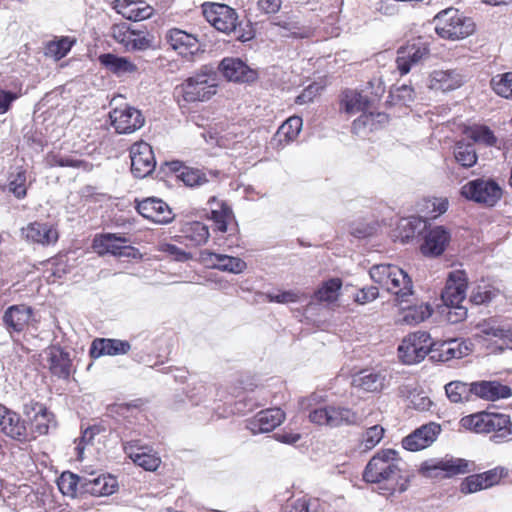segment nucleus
Returning a JSON list of instances; mask_svg holds the SVG:
<instances>
[{
  "label": "nucleus",
  "instance_id": "1",
  "mask_svg": "<svg viewBox=\"0 0 512 512\" xmlns=\"http://www.w3.org/2000/svg\"><path fill=\"white\" fill-rule=\"evenodd\" d=\"M363 480L376 484L379 494L390 497L408 489L410 476L398 451L382 449L368 461Z\"/></svg>",
  "mask_w": 512,
  "mask_h": 512
},
{
  "label": "nucleus",
  "instance_id": "2",
  "mask_svg": "<svg viewBox=\"0 0 512 512\" xmlns=\"http://www.w3.org/2000/svg\"><path fill=\"white\" fill-rule=\"evenodd\" d=\"M371 279L393 294L400 304L408 302L414 287L411 277L402 268L393 264H378L370 268Z\"/></svg>",
  "mask_w": 512,
  "mask_h": 512
},
{
  "label": "nucleus",
  "instance_id": "3",
  "mask_svg": "<svg viewBox=\"0 0 512 512\" xmlns=\"http://www.w3.org/2000/svg\"><path fill=\"white\" fill-rule=\"evenodd\" d=\"M467 276L462 270L449 273L446 286L441 293V298L448 308L447 318L452 323L464 320L467 316V308L462 305L466 299Z\"/></svg>",
  "mask_w": 512,
  "mask_h": 512
},
{
  "label": "nucleus",
  "instance_id": "4",
  "mask_svg": "<svg viewBox=\"0 0 512 512\" xmlns=\"http://www.w3.org/2000/svg\"><path fill=\"white\" fill-rule=\"evenodd\" d=\"M216 91V73L208 67H203L175 88V93L188 103L208 101Z\"/></svg>",
  "mask_w": 512,
  "mask_h": 512
},
{
  "label": "nucleus",
  "instance_id": "5",
  "mask_svg": "<svg viewBox=\"0 0 512 512\" xmlns=\"http://www.w3.org/2000/svg\"><path fill=\"white\" fill-rule=\"evenodd\" d=\"M433 24L439 37L452 41L465 39L475 31L474 21L454 8L440 11Z\"/></svg>",
  "mask_w": 512,
  "mask_h": 512
},
{
  "label": "nucleus",
  "instance_id": "6",
  "mask_svg": "<svg viewBox=\"0 0 512 512\" xmlns=\"http://www.w3.org/2000/svg\"><path fill=\"white\" fill-rule=\"evenodd\" d=\"M309 420L319 426L330 428L342 425H356L361 421L360 415L347 407L326 405L315 408L309 413Z\"/></svg>",
  "mask_w": 512,
  "mask_h": 512
},
{
  "label": "nucleus",
  "instance_id": "7",
  "mask_svg": "<svg viewBox=\"0 0 512 512\" xmlns=\"http://www.w3.org/2000/svg\"><path fill=\"white\" fill-rule=\"evenodd\" d=\"M2 323L11 339L15 342L25 335L30 327L36 329L34 310L26 304L9 306L3 313Z\"/></svg>",
  "mask_w": 512,
  "mask_h": 512
},
{
  "label": "nucleus",
  "instance_id": "8",
  "mask_svg": "<svg viewBox=\"0 0 512 512\" xmlns=\"http://www.w3.org/2000/svg\"><path fill=\"white\" fill-rule=\"evenodd\" d=\"M433 341L429 333L418 331L406 336L398 347L400 360L412 365L422 361L429 353L432 355Z\"/></svg>",
  "mask_w": 512,
  "mask_h": 512
},
{
  "label": "nucleus",
  "instance_id": "9",
  "mask_svg": "<svg viewBox=\"0 0 512 512\" xmlns=\"http://www.w3.org/2000/svg\"><path fill=\"white\" fill-rule=\"evenodd\" d=\"M461 195L467 200L493 207L502 197V188L492 179L478 178L461 187Z\"/></svg>",
  "mask_w": 512,
  "mask_h": 512
},
{
  "label": "nucleus",
  "instance_id": "10",
  "mask_svg": "<svg viewBox=\"0 0 512 512\" xmlns=\"http://www.w3.org/2000/svg\"><path fill=\"white\" fill-rule=\"evenodd\" d=\"M470 471L469 462L465 459L444 457L432 458L424 461L419 472L427 478H450Z\"/></svg>",
  "mask_w": 512,
  "mask_h": 512
},
{
  "label": "nucleus",
  "instance_id": "11",
  "mask_svg": "<svg viewBox=\"0 0 512 512\" xmlns=\"http://www.w3.org/2000/svg\"><path fill=\"white\" fill-rule=\"evenodd\" d=\"M203 15L214 28L223 33H230L236 28L237 13L225 4L205 3Z\"/></svg>",
  "mask_w": 512,
  "mask_h": 512
},
{
  "label": "nucleus",
  "instance_id": "12",
  "mask_svg": "<svg viewBox=\"0 0 512 512\" xmlns=\"http://www.w3.org/2000/svg\"><path fill=\"white\" fill-rule=\"evenodd\" d=\"M20 235L26 242L43 247L54 245L59 238L58 230L53 224L39 221L30 222L22 227Z\"/></svg>",
  "mask_w": 512,
  "mask_h": 512
},
{
  "label": "nucleus",
  "instance_id": "13",
  "mask_svg": "<svg viewBox=\"0 0 512 512\" xmlns=\"http://www.w3.org/2000/svg\"><path fill=\"white\" fill-rule=\"evenodd\" d=\"M131 172L137 178H144L151 174L155 169L151 146L146 142H136L130 148Z\"/></svg>",
  "mask_w": 512,
  "mask_h": 512
},
{
  "label": "nucleus",
  "instance_id": "14",
  "mask_svg": "<svg viewBox=\"0 0 512 512\" xmlns=\"http://www.w3.org/2000/svg\"><path fill=\"white\" fill-rule=\"evenodd\" d=\"M429 47L426 42L417 40L406 46L400 47L397 51L396 64L401 75L410 72L413 66L421 63L429 55Z\"/></svg>",
  "mask_w": 512,
  "mask_h": 512
},
{
  "label": "nucleus",
  "instance_id": "15",
  "mask_svg": "<svg viewBox=\"0 0 512 512\" xmlns=\"http://www.w3.org/2000/svg\"><path fill=\"white\" fill-rule=\"evenodd\" d=\"M111 124L119 134H130L144 125L142 113L130 106L115 108L110 112Z\"/></svg>",
  "mask_w": 512,
  "mask_h": 512
},
{
  "label": "nucleus",
  "instance_id": "16",
  "mask_svg": "<svg viewBox=\"0 0 512 512\" xmlns=\"http://www.w3.org/2000/svg\"><path fill=\"white\" fill-rule=\"evenodd\" d=\"M123 449L134 464L146 471H155L161 464L160 457L152 448L142 445L139 440L124 442Z\"/></svg>",
  "mask_w": 512,
  "mask_h": 512
},
{
  "label": "nucleus",
  "instance_id": "17",
  "mask_svg": "<svg viewBox=\"0 0 512 512\" xmlns=\"http://www.w3.org/2000/svg\"><path fill=\"white\" fill-rule=\"evenodd\" d=\"M440 432L439 424L435 422L424 424L403 438L402 446L412 452L423 450L435 442Z\"/></svg>",
  "mask_w": 512,
  "mask_h": 512
},
{
  "label": "nucleus",
  "instance_id": "18",
  "mask_svg": "<svg viewBox=\"0 0 512 512\" xmlns=\"http://www.w3.org/2000/svg\"><path fill=\"white\" fill-rule=\"evenodd\" d=\"M471 343L459 338L433 342L432 360L446 362L452 359H460L469 354Z\"/></svg>",
  "mask_w": 512,
  "mask_h": 512
},
{
  "label": "nucleus",
  "instance_id": "19",
  "mask_svg": "<svg viewBox=\"0 0 512 512\" xmlns=\"http://www.w3.org/2000/svg\"><path fill=\"white\" fill-rule=\"evenodd\" d=\"M285 420V413L280 408H269L258 412L247 420L246 427L254 435L274 430Z\"/></svg>",
  "mask_w": 512,
  "mask_h": 512
},
{
  "label": "nucleus",
  "instance_id": "20",
  "mask_svg": "<svg viewBox=\"0 0 512 512\" xmlns=\"http://www.w3.org/2000/svg\"><path fill=\"white\" fill-rule=\"evenodd\" d=\"M200 260L208 268L218 269L220 271L233 274H240L247 267L245 261L238 257L217 254L209 250L200 252Z\"/></svg>",
  "mask_w": 512,
  "mask_h": 512
},
{
  "label": "nucleus",
  "instance_id": "21",
  "mask_svg": "<svg viewBox=\"0 0 512 512\" xmlns=\"http://www.w3.org/2000/svg\"><path fill=\"white\" fill-rule=\"evenodd\" d=\"M136 208L139 214L144 218L155 223L167 224L174 218V214L169 205L159 198H146L140 201Z\"/></svg>",
  "mask_w": 512,
  "mask_h": 512
},
{
  "label": "nucleus",
  "instance_id": "22",
  "mask_svg": "<svg viewBox=\"0 0 512 512\" xmlns=\"http://www.w3.org/2000/svg\"><path fill=\"white\" fill-rule=\"evenodd\" d=\"M352 386L369 393H380L389 384L387 375L383 371L364 369L353 375Z\"/></svg>",
  "mask_w": 512,
  "mask_h": 512
},
{
  "label": "nucleus",
  "instance_id": "23",
  "mask_svg": "<svg viewBox=\"0 0 512 512\" xmlns=\"http://www.w3.org/2000/svg\"><path fill=\"white\" fill-rule=\"evenodd\" d=\"M464 83V76L455 69L434 70L429 74L427 87L430 90L448 92L455 90Z\"/></svg>",
  "mask_w": 512,
  "mask_h": 512
},
{
  "label": "nucleus",
  "instance_id": "24",
  "mask_svg": "<svg viewBox=\"0 0 512 512\" xmlns=\"http://www.w3.org/2000/svg\"><path fill=\"white\" fill-rule=\"evenodd\" d=\"M112 8L130 21H143L150 18L154 8L143 0H114Z\"/></svg>",
  "mask_w": 512,
  "mask_h": 512
},
{
  "label": "nucleus",
  "instance_id": "25",
  "mask_svg": "<svg viewBox=\"0 0 512 512\" xmlns=\"http://www.w3.org/2000/svg\"><path fill=\"white\" fill-rule=\"evenodd\" d=\"M223 76L233 82H253L257 72L239 58H224L219 65Z\"/></svg>",
  "mask_w": 512,
  "mask_h": 512
},
{
  "label": "nucleus",
  "instance_id": "26",
  "mask_svg": "<svg viewBox=\"0 0 512 512\" xmlns=\"http://www.w3.org/2000/svg\"><path fill=\"white\" fill-rule=\"evenodd\" d=\"M23 412L35 433L38 435L48 433L52 422V414L44 404L31 400L24 405Z\"/></svg>",
  "mask_w": 512,
  "mask_h": 512
},
{
  "label": "nucleus",
  "instance_id": "27",
  "mask_svg": "<svg viewBox=\"0 0 512 512\" xmlns=\"http://www.w3.org/2000/svg\"><path fill=\"white\" fill-rule=\"evenodd\" d=\"M128 239L116 234H103L94 240V246L99 249V253H111L115 256H134L136 250L127 245Z\"/></svg>",
  "mask_w": 512,
  "mask_h": 512
},
{
  "label": "nucleus",
  "instance_id": "28",
  "mask_svg": "<svg viewBox=\"0 0 512 512\" xmlns=\"http://www.w3.org/2000/svg\"><path fill=\"white\" fill-rule=\"evenodd\" d=\"M0 430L12 439H27V428L20 415L4 406H0Z\"/></svg>",
  "mask_w": 512,
  "mask_h": 512
},
{
  "label": "nucleus",
  "instance_id": "29",
  "mask_svg": "<svg viewBox=\"0 0 512 512\" xmlns=\"http://www.w3.org/2000/svg\"><path fill=\"white\" fill-rule=\"evenodd\" d=\"M449 241L450 233L444 227L436 226L427 231L420 250L425 256H439L445 251Z\"/></svg>",
  "mask_w": 512,
  "mask_h": 512
},
{
  "label": "nucleus",
  "instance_id": "30",
  "mask_svg": "<svg viewBox=\"0 0 512 512\" xmlns=\"http://www.w3.org/2000/svg\"><path fill=\"white\" fill-rule=\"evenodd\" d=\"M131 349V345L126 340L96 338L92 341L89 354L91 358L97 359L102 356L124 355Z\"/></svg>",
  "mask_w": 512,
  "mask_h": 512
},
{
  "label": "nucleus",
  "instance_id": "31",
  "mask_svg": "<svg viewBox=\"0 0 512 512\" xmlns=\"http://www.w3.org/2000/svg\"><path fill=\"white\" fill-rule=\"evenodd\" d=\"M82 482L83 492L97 497L109 496L118 488L116 478L111 475L101 474L94 476V474H90L88 477L83 478Z\"/></svg>",
  "mask_w": 512,
  "mask_h": 512
},
{
  "label": "nucleus",
  "instance_id": "32",
  "mask_svg": "<svg viewBox=\"0 0 512 512\" xmlns=\"http://www.w3.org/2000/svg\"><path fill=\"white\" fill-rule=\"evenodd\" d=\"M472 394L488 401L506 399L512 395V389L498 381H480L471 383Z\"/></svg>",
  "mask_w": 512,
  "mask_h": 512
},
{
  "label": "nucleus",
  "instance_id": "33",
  "mask_svg": "<svg viewBox=\"0 0 512 512\" xmlns=\"http://www.w3.org/2000/svg\"><path fill=\"white\" fill-rule=\"evenodd\" d=\"M166 39L171 48L181 55L194 54L198 51L197 38L183 30L177 28L169 30Z\"/></svg>",
  "mask_w": 512,
  "mask_h": 512
},
{
  "label": "nucleus",
  "instance_id": "34",
  "mask_svg": "<svg viewBox=\"0 0 512 512\" xmlns=\"http://www.w3.org/2000/svg\"><path fill=\"white\" fill-rule=\"evenodd\" d=\"M48 363L51 373L59 378L67 379L71 374V359L68 352L60 347L53 346L48 349Z\"/></svg>",
  "mask_w": 512,
  "mask_h": 512
},
{
  "label": "nucleus",
  "instance_id": "35",
  "mask_svg": "<svg viewBox=\"0 0 512 512\" xmlns=\"http://www.w3.org/2000/svg\"><path fill=\"white\" fill-rule=\"evenodd\" d=\"M370 100L357 90L343 91L340 99V111L348 115L362 113L370 109Z\"/></svg>",
  "mask_w": 512,
  "mask_h": 512
},
{
  "label": "nucleus",
  "instance_id": "36",
  "mask_svg": "<svg viewBox=\"0 0 512 512\" xmlns=\"http://www.w3.org/2000/svg\"><path fill=\"white\" fill-rule=\"evenodd\" d=\"M489 433H493L496 442L512 440V422L510 417L502 413H490Z\"/></svg>",
  "mask_w": 512,
  "mask_h": 512
},
{
  "label": "nucleus",
  "instance_id": "37",
  "mask_svg": "<svg viewBox=\"0 0 512 512\" xmlns=\"http://www.w3.org/2000/svg\"><path fill=\"white\" fill-rule=\"evenodd\" d=\"M210 207V219L214 222L216 229L225 233L227 231L228 223L233 219V213L230 207L215 197H211L208 201Z\"/></svg>",
  "mask_w": 512,
  "mask_h": 512
},
{
  "label": "nucleus",
  "instance_id": "38",
  "mask_svg": "<svg viewBox=\"0 0 512 512\" xmlns=\"http://www.w3.org/2000/svg\"><path fill=\"white\" fill-rule=\"evenodd\" d=\"M100 63L117 76L132 74L137 71V66L125 57H119L111 53L99 56Z\"/></svg>",
  "mask_w": 512,
  "mask_h": 512
},
{
  "label": "nucleus",
  "instance_id": "39",
  "mask_svg": "<svg viewBox=\"0 0 512 512\" xmlns=\"http://www.w3.org/2000/svg\"><path fill=\"white\" fill-rule=\"evenodd\" d=\"M386 119V115L382 113L374 114L371 111H364L354 120L352 124V132L356 135L364 136L369 131L377 128V123Z\"/></svg>",
  "mask_w": 512,
  "mask_h": 512
},
{
  "label": "nucleus",
  "instance_id": "40",
  "mask_svg": "<svg viewBox=\"0 0 512 512\" xmlns=\"http://www.w3.org/2000/svg\"><path fill=\"white\" fill-rule=\"evenodd\" d=\"M302 126L303 121L301 117L291 116L278 128L276 138L280 144H288L298 137Z\"/></svg>",
  "mask_w": 512,
  "mask_h": 512
},
{
  "label": "nucleus",
  "instance_id": "41",
  "mask_svg": "<svg viewBox=\"0 0 512 512\" xmlns=\"http://www.w3.org/2000/svg\"><path fill=\"white\" fill-rule=\"evenodd\" d=\"M490 413L483 411L467 415L460 420V425L475 433L488 434Z\"/></svg>",
  "mask_w": 512,
  "mask_h": 512
},
{
  "label": "nucleus",
  "instance_id": "42",
  "mask_svg": "<svg viewBox=\"0 0 512 512\" xmlns=\"http://www.w3.org/2000/svg\"><path fill=\"white\" fill-rule=\"evenodd\" d=\"M181 231L184 237L190 240L195 246L205 244L210 235L208 227L198 221L186 223Z\"/></svg>",
  "mask_w": 512,
  "mask_h": 512
},
{
  "label": "nucleus",
  "instance_id": "43",
  "mask_svg": "<svg viewBox=\"0 0 512 512\" xmlns=\"http://www.w3.org/2000/svg\"><path fill=\"white\" fill-rule=\"evenodd\" d=\"M83 478L71 472H64L58 479V487L63 495L75 497L78 491L83 492Z\"/></svg>",
  "mask_w": 512,
  "mask_h": 512
},
{
  "label": "nucleus",
  "instance_id": "44",
  "mask_svg": "<svg viewBox=\"0 0 512 512\" xmlns=\"http://www.w3.org/2000/svg\"><path fill=\"white\" fill-rule=\"evenodd\" d=\"M456 162L464 168H470L477 162V153L471 143L457 142L453 150Z\"/></svg>",
  "mask_w": 512,
  "mask_h": 512
},
{
  "label": "nucleus",
  "instance_id": "45",
  "mask_svg": "<svg viewBox=\"0 0 512 512\" xmlns=\"http://www.w3.org/2000/svg\"><path fill=\"white\" fill-rule=\"evenodd\" d=\"M424 228H426V222L423 219L419 217L405 218L399 222V236L402 241H408L416 234H419Z\"/></svg>",
  "mask_w": 512,
  "mask_h": 512
},
{
  "label": "nucleus",
  "instance_id": "46",
  "mask_svg": "<svg viewBox=\"0 0 512 512\" xmlns=\"http://www.w3.org/2000/svg\"><path fill=\"white\" fill-rule=\"evenodd\" d=\"M490 84L496 95L507 100H512V72L493 76Z\"/></svg>",
  "mask_w": 512,
  "mask_h": 512
},
{
  "label": "nucleus",
  "instance_id": "47",
  "mask_svg": "<svg viewBox=\"0 0 512 512\" xmlns=\"http://www.w3.org/2000/svg\"><path fill=\"white\" fill-rule=\"evenodd\" d=\"M432 312L431 306L427 303L410 306L404 310L403 321L409 325H416L429 318Z\"/></svg>",
  "mask_w": 512,
  "mask_h": 512
},
{
  "label": "nucleus",
  "instance_id": "48",
  "mask_svg": "<svg viewBox=\"0 0 512 512\" xmlns=\"http://www.w3.org/2000/svg\"><path fill=\"white\" fill-rule=\"evenodd\" d=\"M445 392L449 400L453 403H461L469 399L472 394L471 384L468 385L461 381H452L445 385Z\"/></svg>",
  "mask_w": 512,
  "mask_h": 512
},
{
  "label": "nucleus",
  "instance_id": "49",
  "mask_svg": "<svg viewBox=\"0 0 512 512\" xmlns=\"http://www.w3.org/2000/svg\"><path fill=\"white\" fill-rule=\"evenodd\" d=\"M8 189L18 199L24 198L27 192V178L26 172L22 168H16L15 172L11 173Z\"/></svg>",
  "mask_w": 512,
  "mask_h": 512
},
{
  "label": "nucleus",
  "instance_id": "50",
  "mask_svg": "<svg viewBox=\"0 0 512 512\" xmlns=\"http://www.w3.org/2000/svg\"><path fill=\"white\" fill-rule=\"evenodd\" d=\"M342 283L340 279H330L325 282L315 293L319 301L334 302L339 296Z\"/></svg>",
  "mask_w": 512,
  "mask_h": 512
},
{
  "label": "nucleus",
  "instance_id": "51",
  "mask_svg": "<svg viewBox=\"0 0 512 512\" xmlns=\"http://www.w3.org/2000/svg\"><path fill=\"white\" fill-rule=\"evenodd\" d=\"M385 429L380 425H373L369 427L361 438L360 446L364 451H369L376 447L383 439Z\"/></svg>",
  "mask_w": 512,
  "mask_h": 512
},
{
  "label": "nucleus",
  "instance_id": "52",
  "mask_svg": "<svg viewBox=\"0 0 512 512\" xmlns=\"http://www.w3.org/2000/svg\"><path fill=\"white\" fill-rule=\"evenodd\" d=\"M498 293L499 290L489 284H479L472 290L470 301L476 305L485 304L495 298Z\"/></svg>",
  "mask_w": 512,
  "mask_h": 512
},
{
  "label": "nucleus",
  "instance_id": "53",
  "mask_svg": "<svg viewBox=\"0 0 512 512\" xmlns=\"http://www.w3.org/2000/svg\"><path fill=\"white\" fill-rule=\"evenodd\" d=\"M177 177L188 187L201 186L208 181L203 172L188 167L183 168Z\"/></svg>",
  "mask_w": 512,
  "mask_h": 512
},
{
  "label": "nucleus",
  "instance_id": "54",
  "mask_svg": "<svg viewBox=\"0 0 512 512\" xmlns=\"http://www.w3.org/2000/svg\"><path fill=\"white\" fill-rule=\"evenodd\" d=\"M134 36V29L127 23L114 24L111 27V37L126 50L131 41V37Z\"/></svg>",
  "mask_w": 512,
  "mask_h": 512
},
{
  "label": "nucleus",
  "instance_id": "55",
  "mask_svg": "<svg viewBox=\"0 0 512 512\" xmlns=\"http://www.w3.org/2000/svg\"><path fill=\"white\" fill-rule=\"evenodd\" d=\"M73 42L69 38H62L58 41L50 42L46 48V55L59 60L67 55L71 50Z\"/></svg>",
  "mask_w": 512,
  "mask_h": 512
},
{
  "label": "nucleus",
  "instance_id": "56",
  "mask_svg": "<svg viewBox=\"0 0 512 512\" xmlns=\"http://www.w3.org/2000/svg\"><path fill=\"white\" fill-rule=\"evenodd\" d=\"M215 387L204 383H198L188 393V397L195 404L207 401L213 397Z\"/></svg>",
  "mask_w": 512,
  "mask_h": 512
},
{
  "label": "nucleus",
  "instance_id": "57",
  "mask_svg": "<svg viewBox=\"0 0 512 512\" xmlns=\"http://www.w3.org/2000/svg\"><path fill=\"white\" fill-rule=\"evenodd\" d=\"M303 296V293L294 290L279 291L277 293L271 292L266 294V297L269 302H276L280 304L300 302Z\"/></svg>",
  "mask_w": 512,
  "mask_h": 512
},
{
  "label": "nucleus",
  "instance_id": "58",
  "mask_svg": "<svg viewBox=\"0 0 512 512\" xmlns=\"http://www.w3.org/2000/svg\"><path fill=\"white\" fill-rule=\"evenodd\" d=\"M483 489L487 488L485 487L481 474L466 477L460 485V491L464 494L475 493Z\"/></svg>",
  "mask_w": 512,
  "mask_h": 512
},
{
  "label": "nucleus",
  "instance_id": "59",
  "mask_svg": "<svg viewBox=\"0 0 512 512\" xmlns=\"http://www.w3.org/2000/svg\"><path fill=\"white\" fill-rule=\"evenodd\" d=\"M486 488L498 484L503 478L507 477L509 471L507 468L498 466L483 473H480Z\"/></svg>",
  "mask_w": 512,
  "mask_h": 512
},
{
  "label": "nucleus",
  "instance_id": "60",
  "mask_svg": "<svg viewBox=\"0 0 512 512\" xmlns=\"http://www.w3.org/2000/svg\"><path fill=\"white\" fill-rule=\"evenodd\" d=\"M152 45V40L149 38L148 34H145L141 31L134 30V36L131 37V41L127 47L129 51H143L150 48Z\"/></svg>",
  "mask_w": 512,
  "mask_h": 512
},
{
  "label": "nucleus",
  "instance_id": "61",
  "mask_svg": "<svg viewBox=\"0 0 512 512\" xmlns=\"http://www.w3.org/2000/svg\"><path fill=\"white\" fill-rule=\"evenodd\" d=\"M97 427H88L82 432V436L80 437L79 441L76 444L75 450L77 452V458L79 460L83 459V454L85 447L88 444H91L95 435L98 433Z\"/></svg>",
  "mask_w": 512,
  "mask_h": 512
},
{
  "label": "nucleus",
  "instance_id": "62",
  "mask_svg": "<svg viewBox=\"0 0 512 512\" xmlns=\"http://www.w3.org/2000/svg\"><path fill=\"white\" fill-rule=\"evenodd\" d=\"M470 137L475 142H482L487 145H493L496 142V138L492 131L486 126H478L470 131Z\"/></svg>",
  "mask_w": 512,
  "mask_h": 512
},
{
  "label": "nucleus",
  "instance_id": "63",
  "mask_svg": "<svg viewBox=\"0 0 512 512\" xmlns=\"http://www.w3.org/2000/svg\"><path fill=\"white\" fill-rule=\"evenodd\" d=\"M47 164L50 167H79L81 164L80 160H76L70 157L62 156L60 154L51 153L47 156Z\"/></svg>",
  "mask_w": 512,
  "mask_h": 512
},
{
  "label": "nucleus",
  "instance_id": "64",
  "mask_svg": "<svg viewBox=\"0 0 512 512\" xmlns=\"http://www.w3.org/2000/svg\"><path fill=\"white\" fill-rule=\"evenodd\" d=\"M391 97L393 100L407 105L414 100V90L411 86L401 85L393 91H391Z\"/></svg>",
  "mask_w": 512,
  "mask_h": 512
}]
</instances>
